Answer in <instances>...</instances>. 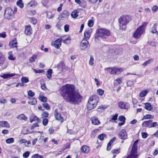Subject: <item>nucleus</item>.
I'll return each instance as SVG.
<instances>
[{
	"mask_svg": "<svg viewBox=\"0 0 158 158\" xmlns=\"http://www.w3.org/2000/svg\"><path fill=\"white\" fill-rule=\"evenodd\" d=\"M31 158H44V157L42 155H40L38 154H36L32 155Z\"/></svg>",
	"mask_w": 158,
	"mask_h": 158,
	"instance_id": "obj_39",
	"label": "nucleus"
},
{
	"mask_svg": "<svg viewBox=\"0 0 158 158\" xmlns=\"http://www.w3.org/2000/svg\"><path fill=\"white\" fill-rule=\"evenodd\" d=\"M141 134H142V137L143 138H146L148 136V134L145 132H142V133Z\"/></svg>",
	"mask_w": 158,
	"mask_h": 158,
	"instance_id": "obj_63",
	"label": "nucleus"
},
{
	"mask_svg": "<svg viewBox=\"0 0 158 158\" xmlns=\"http://www.w3.org/2000/svg\"><path fill=\"white\" fill-rule=\"evenodd\" d=\"M48 112L44 111L43 112L42 116L43 117H47L48 116Z\"/></svg>",
	"mask_w": 158,
	"mask_h": 158,
	"instance_id": "obj_60",
	"label": "nucleus"
},
{
	"mask_svg": "<svg viewBox=\"0 0 158 158\" xmlns=\"http://www.w3.org/2000/svg\"><path fill=\"white\" fill-rule=\"evenodd\" d=\"M94 63V59L92 56H90V59L89 61V64L90 65H93Z\"/></svg>",
	"mask_w": 158,
	"mask_h": 158,
	"instance_id": "obj_49",
	"label": "nucleus"
},
{
	"mask_svg": "<svg viewBox=\"0 0 158 158\" xmlns=\"http://www.w3.org/2000/svg\"><path fill=\"white\" fill-rule=\"evenodd\" d=\"M5 60V58L3 56V54L0 53V65H2Z\"/></svg>",
	"mask_w": 158,
	"mask_h": 158,
	"instance_id": "obj_28",
	"label": "nucleus"
},
{
	"mask_svg": "<svg viewBox=\"0 0 158 158\" xmlns=\"http://www.w3.org/2000/svg\"><path fill=\"white\" fill-rule=\"evenodd\" d=\"M92 123L94 125H98L100 124L101 123L97 117L94 116L91 118Z\"/></svg>",
	"mask_w": 158,
	"mask_h": 158,
	"instance_id": "obj_15",
	"label": "nucleus"
},
{
	"mask_svg": "<svg viewBox=\"0 0 158 158\" xmlns=\"http://www.w3.org/2000/svg\"><path fill=\"white\" fill-rule=\"evenodd\" d=\"M127 86H131L134 84V82L131 81H127Z\"/></svg>",
	"mask_w": 158,
	"mask_h": 158,
	"instance_id": "obj_46",
	"label": "nucleus"
},
{
	"mask_svg": "<svg viewBox=\"0 0 158 158\" xmlns=\"http://www.w3.org/2000/svg\"><path fill=\"white\" fill-rule=\"evenodd\" d=\"M153 116L149 114H146L142 118V120H143L144 119H148L150 118H153Z\"/></svg>",
	"mask_w": 158,
	"mask_h": 158,
	"instance_id": "obj_36",
	"label": "nucleus"
},
{
	"mask_svg": "<svg viewBox=\"0 0 158 158\" xmlns=\"http://www.w3.org/2000/svg\"><path fill=\"white\" fill-rule=\"evenodd\" d=\"M138 140H136L134 142L130 153L126 158H138L139 155L137 152V144Z\"/></svg>",
	"mask_w": 158,
	"mask_h": 158,
	"instance_id": "obj_6",
	"label": "nucleus"
},
{
	"mask_svg": "<svg viewBox=\"0 0 158 158\" xmlns=\"http://www.w3.org/2000/svg\"><path fill=\"white\" fill-rule=\"evenodd\" d=\"M99 101L98 98L96 95L90 97L88 101L87 106L89 110H91L95 107Z\"/></svg>",
	"mask_w": 158,
	"mask_h": 158,
	"instance_id": "obj_4",
	"label": "nucleus"
},
{
	"mask_svg": "<svg viewBox=\"0 0 158 158\" xmlns=\"http://www.w3.org/2000/svg\"><path fill=\"white\" fill-rule=\"evenodd\" d=\"M145 108L148 110H151L152 109V107L151 104L149 103H145Z\"/></svg>",
	"mask_w": 158,
	"mask_h": 158,
	"instance_id": "obj_27",
	"label": "nucleus"
},
{
	"mask_svg": "<svg viewBox=\"0 0 158 158\" xmlns=\"http://www.w3.org/2000/svg\"><path fill=\"white\" fill-rule=\"evenodd\" d=\"M54 115L56 120L60 121L62 123L63 122V118L61 114L58 112L57 109H55V110Z\"/></svg>",
	"mask_w": 158,
	"mask_h": 158,
	"instance_id": "obj_13",
	"label": "nucleus"
},
{
	"mask_svg": "<svg viewBox=\"0 0 158 158\" xmlns=\"http://www.w3.org/2000/svg\"><path fill=\"white\" fill-rule=\"evenodd\" d=\"M0 126L2 127H10V125L8 123L4 121L0 122Z\"/></svg>",
	"mask_w": 158,
	"mask_h": 158,
	"instance_id": "obj_17",
	"label": "nucleus"
},
{
	"mask_svg": "<svg viewBox=\"0 0 158 158\" xmlns=\"http://www.w3.org/2000/svg\"><path fill=\"white\" fill-rule=\"evenodd\" d=\"M118 119L120 121L125 123L126 118L124 116H120L119 117Z\"/></svg>",
	"mask_w": 158,
	"mask_h": 158,
	"instance_id": "obj_54",
	"label": "nucleus"
},
{
	"mask_svg": "<svg viewBox=\"0 0 158 158\" xmlns=\"http://www.w3.org/2000/svg\"><path fill=\"white\" fill-rule=\"evenodd\" d=\"M27 94L28 96V98L29 99H30V98L29 97H32L34 96L35 95V93L33 92L31 90L27 91Z\"/></svg>",
	"mask_w": 158,
	"mask_h": 158,
	"instance_id": "obj_34",
	"label": "nucleus"
},
{
	"mask_svg": "<svg viewBox=\"0 0 158 158\" xmlns=\"http://www.w3.org/2000/svg\"><path fill=\"white\" fill-rule=\"evenodd\" d=\"M69 14V12L66 10H64L62 12V13L60 15V17L62 18H65L68 17Z\"/></svg>",
	"mask_w": 158,
	"mask_h": 158,
	"instance_id": "obj_25",
	"label": "nucleus"
},
{
	"mask_svg": "<svg viewBox=\"0 0 158 158\" xmlns=\"http://www.w3.org/2000/svg\"><path fill=\"white\" fill-rule=\"evenodd\" d=\"M116 138L115 137H113L109 142L107 144V150L108 151H110L111 148V144L113 143Z\"/></svg>",
	"mask_w": 158,
	"mask_h": 158,
	"instance_id": "obj_23",
	"label": "nucleus"
},
{
	"mask_svg": "<svg viewBox=\"0 0 158 158\" xmlns=\"http://www.w3.org/2000/svg\"><path fill=\"white\" fill-rule=\"evenodd\" d=\"M138 140H136L134 142L130 153L126 158H138L139 155L137 152V144Z\"/></svg>",
	"mask_w": 158,
	"mask_h": 158,
	"instance_id": "obj_7",
	"label": "nucleus"
},
{
	"mask_svg": "<svg viewBox=\"0 0 158 158\" xmlns=\"http://www.w3.org/2000/svg\"><path fill=\"white\" fill-rule=\"evenodd\" d=\"M39 99L43 102H45L47 101V98L46 97L44 96L40 97H39Z\"/></svg>",
	"mask_w": 158,
	"mask_h": 158,
	"instance_id": "obj_48",
	"label": "nucleus"
},
{
	"mask_svg": "<svg viewBox=\"0 0 158 158\" xmlns=\"http://www.w3.org/2000/svg\"><path fill=\"white\" fill-rule=\"evenodd\" d=\"M17 5L21 8H23L24 6V4L23 3L22 0H19L16 3Z\"/></svg>",
	"mask_w": 158,
	"mask_h": 158,
	"instance_id": "obj_31",
	"label": "nucleus"
},
{
	"mask_svg": "<svg viewBox=\"0 0 158 158\" xmlns=\"http://www.w3.org/2000/svg\"><path fill=\"white\" fill-rule=\"evenodd\" d=\"M147 94V91H143L140 94V96L141 97H144Z\"/></svg>",
	"mask_w": 158,
	"mask_h": 158,
	"instance_id": "obj_47",
	"label": "nucleus"
},
{
	"mask_svg": "<svg viewBox=\"0 0 158 158\" xmlns=\"http://www.w3.org/2000/svg\"><path fill=\"white\" fill-rule=\"evenodd\" d=\"M31 22L34 24H35L37 23L36 19L34 18H31Z\"/></svg>",
	"mask_w": 158,
	"mask_h": 158,
	"instance_id": "obj_59",
	"label": "nucleus"
},
{
	"mask_svg": "<svg viewBox=\"0 0 158 158\" xmlns=\"http://www.w3.org/2000/svg\"><path fill=\"white\" fill-rule=\"evenodd\" d=\"M21 80L22 82L24 83H27L29 81V79L25 77H22Z\"/></svg>",
	"mask_w": 158,
	"mask_h": 158,
	"instance_id": "obj_38",
	"label": "nucleus"
},
{
	"mask_svg": "<svg viewBox=\"0 0 158 158\" xmlns=\"http://www.w3.org/2000/svg\"><path fill=\"white\" fill-rule=\"evenodd\" d=\"M106 136V135L104 134H101L99 135L98 136V138L102 140L104 139V137Z\"/></svg>",
	"mask_w": 158,
	"mask_h": 158,
	"instance_id": "obj_53",
	"label": "nucleus"
},
{
	"mask_svg": "<svg viewBox=\"0 0 158 158\" xmlns=\"http://www.w3.org/2000/svg\"><path fill=\"white\" fill-rule=\"evenodd\" d=\"M35 5V2L34 1H32L29 2L28 5L30 6H32Z\"/></svg>",
	"mask_w": 158,
	"mask_h": 158,
	"instance_id": "obj_61",
	"label": "nucleus"
},
{
	"mask_svg": "<svg viewBox=\"0 0 158 158\" xmlns=\"http://www.w3.org/2000/svg\"><path fill=\"white\" fill-rule=\"evenodd\" d=\"M78 12L77 10H74L72 12L71 14V16L73 18H76L78 16Z\"/></svg>",
	"mask_w": 158,
	"mask_h": 158,
	"instance_id": "obj_30",
	"label": "nucleus"
},
{
	"mask_svg": "<svg viewBox=\"0 0 158 158\" xmlns=\"http://www.w3.org/2000/svg\"><path fill=\"white\" fill-rule=\"evenodd\" d=\"M25 33L28 35H29L32 33V29L30 25H28L25 27Z\"/></svg>",
	"mask_w": 158,
	"mask_h": 158,
	"instance_id": "obj_16",
	"label": "nucleus"
},
{
	"mask_svg": "<svg viewBox=\"0 0 158 158\" xmlns=\"http://www.w3.org/2000/svg\"><path fill=\"white\" fill-rule=\"evenodd\" d=\"M48 122V118H44L43 121V125L44 126H46Z\"/></svg>",
	"mask_w": 158,
	"mask_h": 158,
	"instance_id": "obj_51",
	"label": "nucleus"
},
{
	"mask_svg": "<svg viewBox=\"0 0 158 158\" xmlns=\"http://www.w3.org/2000/svg\"><path fill=\"white\" fill-rule=\"evenodd\" d=\"M17 118L20 120H24L26 121L27 118L24 114H21L17 116Z\"/></svg>",
	"mask_w": 158,
	"mask_h": 158,
	"instance_id": "obj_26",
	"label": "nucleus"
},
{
	"mask_svg": "<svg viewBox=\"0 0 158 158\" xmlns=\"http://www.w3.org/2000/svg\"><path fill=\"white\" fill-rule=\"evenodd\" d=\"M110 35V32L108 30L105 28L99 29L97 30L95 39L96 40L97 39L96 36L102 39H106Z\"/></svg>",
	"mask_w": 158,
	"mask_h": 158,
	"instance_id": "obj_2",
	"label": "nucleus"
},
{
	"mask_svg": "<svg viewBox=\"0 0 158 158\" xmlns=\"http://www.w3.org/2000/svg\"><path fill=\"white\" fill-rule=\"evenodd\" d=\"M30 122L32 123L34 121H36L38 123H40V120L39 118L34 115H32L30 118Z\"/></svg>",
	"mask_w": 158,
	"mask_h": 158,
	"instance_id": "obj_22",
	"label": "nucleus"
},
{
	"mask_svg": "<svg viewBox=\"0 0 158 158\" xmlns=\"http://www.w3.org/2000/svg\"><path fill=\"white\" fill-rule=\"evenodd\" d=\"M81 149L82 152L86 153H88L90 150L89 147L86 145L83 146Z\"/></svg>",
	"mask_w": 158,
	"mask_h": 158,
	"instance_id": "obj_20",
	"label": "nucleus"
},
{
	"mask_svg": "<svg viewBox=\"0 0 158 158\" xmlns=\"http://www.w3.org/2000/svg\"><path fill=\"white\" fill-rule=\"evenodd\" d=\"M88 24L89 27H92L94 25L93 21L92 20H89L88 22Z\"/></svg>",
	"mask_w": 158,
	"mask_h": 158,
	"instance_id": "obj_50",
	"label": "nucleus"
},
{
	"mask_svg": "<svg viewBox=\"0 0 158 158\" xmlns=\"http://www.w3.org/2000/svg\"><path fill=\"white\" fill-rule=\"evenodd\" d=\"M153 59L152 58L148 60L145 61L143 64H142V65L144 66H146L147 65L150 64L153 61Z\"/></svg>",
	"mask_w": 158,
	"mask_h": 158,
	"instance_id": "obj_32",
	"label": "nucleus"
},
{
	"mask_svg": "<svg viewBox=\"0 0 158 158\" xmlns=\"http://www.w3.org/2000/svg\"><path fill=\"white\" fill-rule=\"evenodd\" d=\"M12 51H9L8 52V59L10 60H14L16 59L15 57L12 54Z\"/></svg>",
	"mask_w": 158,
	"mask_h": 158,
	"instance_id": "obj_18",
	"label": "nucleus"
},
{
	"mask_svg": "<svg viewBox=\"0 0 158 158\" xmlns=\"http://www.w3.org/2000/svg\"><path fill=\"white\" fill-rule=\"evenodd\" d=\"M52 70L51 69H49L47 72L46 73L47 76L48 78L50 79L52 77Z\"/></svg>",
	"mask_w": 158,
	"mask_h": 158,
	"instance_id": "obj_33",
	"label": "nucleus"
},
{
	"mask_svg": "<svg viewBox=\"0 0 158 158\" xmlns=\"http://www.w3.org/2000/svg\"><path fill=\"white\" fill-rule=\"evenodd\" d=\"M60 94L67 102L73 103L80 102L82 96L75 91L73 85L66 84L60 89Z\"/></svg>",
	"mask_w": 158,
	"mask_h": 158,
	"instance_id": "obj_1",
	"label": "nucleus"
},
{
	"mask_svg": "<svg viewBox=\"0 0 158 158\" xmlns=\"http://www.w3.org/2000/svg\"><path fill=\"white\" fill-rule=\"evenodd\" d=\"M69 25L68 24H66L64 25V31L66 32H67L69 31Z\"/></svg>",
	"mask_w": 158,
	"mask_h": 158,
	"instance_id": "obj_58",
	"label": "nucleus"
},
{
	"mask_svg": "<svg viewBox=\"0 0 158 158\" xmlns=\"http://www.w3.org/2000/svg\"><path fill=\"white\" fill-rule=\"evenodd\" d=\"M6 100L3 98H2L0 99V103H1L4 104L6 103Z\"/></svg>",
	"mask_w": 158,
	"mask_h": 158,
	"instance_id": "obj_64",
	"label": "nucleus"
},
{
	"mask_svg": "<svg viewBox=\"0 0 158 158\" xmlns=\"http://www.w3.org/2000/svg\"><path fill=\"white\" fill-rule=\"evenodd\" d=\"M33 70L35 73H43L44 72V70L43 69L36 70L34 69Z\"/></svg>",
	"mask_w": 158,
	"mask_h": 158,
	"instance_id": "obj_55",
	"label": "nucleus"
},
{
	"mask_svg": "<svg viewBox=\"0 0 158 158\" xmlns=\"http://www.w3.org/2000/svg\"><path fill=\"white\" fill-rule=\"evenodd\" d=\"M37 58V56L35 55H34L32 56L29 59V62L31 63H32L33 62H34L35 61V60Z\"/></svg>",
	"mask_w": 158,
	"mask_h": 158,
	"instance_id": "obj_35",
	"label": "nucleus"
},
{
	"mask_svg": "<svg viewBox=\"0 0 158 158\" xmlns=\"http://www.w3.org/2000/svg\"><path fill=\"white\" fill-rule=\"evenodd\" d=\"M157 126H158V123L157 122H154L153 123H152V122H151V123L150 128L155 127Z\"/></svg>",
	"mask_w": 158,
	"mask_h": 158,
	"instance_id": "obj_57",
	"label": "nucleus"
},
{
	"mask_svg": "<svg viewBox=\"0 0 158 158\" xmlns=\"http://www.w3.org/2000/svg\"><path fill=\"white\" fill-rule=\"evenodd\" d=\"M17 43L15 41L13 40L11 41L9 43V45L10 47L12 48L16 47H17Z\"/></svg>",
	"mask_w": 158,
	"mask_h": 158,
	"instance_id": "obj_37",
	"label": "nucleus"
},
{
	"mask_svg": "<svg viewBox=\"0 0 158 158\" xmlns=\"http://www.w3.org/2000/svg\"><path fill=\"white\" fill-rule=\"evenodd\" d=\"M107 69L109 70V72L111 74H118L123 71V69L122 68L115 67L109 68Z\"/></svg>",
	"mask_w": 158,
	"mask_h": 158,
	"instance_id": "obj_9",
	"label": "nucleus"
},
{
	"mask_svg": "<svg viewBox=\"0 0 158 158\" xmlns=\"http://www.w3.org/2000/svg\"><path fill=\"white\" fill-rule=\"evenodd\" d=\"M14 12L11 8H6L5 11V17L8 19H11L14 17Z\"/></svg>",
	"mask_w": 158,
	"mask_h": 158,
	"instance_id": "obj_8",
	"label": "nucleus"
},
{
	"mask_svg": "<svg viewBox=\"0 0 158 158\" xmlns=\"http://www.w3.org/2000/svg\"><path fill=\"white\" fill-rule=\"evenodd\" d=\"M30 153L29 151H26L23 154V156L24 158H27L29 156Z\"/></svg>",
	"mask_w": 158,
	"mask_h": 158,
	"instance_id": "obj_45",
	"label": "nucleus"
},
{
	"mask_svg": "<svg viewBox=\"0 0 158 158\" xmlns=\"http://www.w3.org/2000/svg\"><path fill=\"white\" fill-rule=\"evenodd\" d=\"M157 26V24L156 23H155L154 24L151 28V32L152 33H154L156 32V29Z\"/></svg>",
	"mask_w": 158,
	"mask_h": 158,
	"instance_id": "obj_29",
	"label": "nucleus"
},
{
	"mask_svg": "<svg viewBox=\"0 0 158 158\" xmlns=\"http://www.w3.org/2000/svg\"><path fill=\"white\" fill-rule=\"evenodd\" d=\"M43 105L47 110H49L50 109V106L47 103H44L43 104Z\"/></svg>",
	"mask_w": 158,
	"mask_h": 158,
	"instance_id": "obj_43",
	"label": "nucleus"
},
{
	"mask_svg": "<svg viewBox=\"0 0 158 158\" xmlns=\"http://www.w3.org/2000/svg\"><path fill=\"white\" fill-rule=\"evenodd\" d=\"M97 92L99 95L102 96L104 93V91L101 89H98L97 90Z\"/></svg>",
	"mask_w": 158,
	"mask_h": 158,
	"instance_id": "obj_44",
	"label": "nucleus"
},
{
	"mask_svg": "<svg viewBox=\"0 0 158 158\" xmlns=\"http://www.w3.org/2000/svg\"><path fill=\"white\" fill-rule=\"evenodd\" d=\"M6 141L7 143H11L14 142V139L12 138H8L6 140Z\"/></svg>",
	"mask_w": 158,
	"mask_h": 158,
	"instance_id": "obj_41",
	"label": "nucleus"
},
{
	"mask_svg": "<svg viewBox=\"0 0 158 158\" xmlns=\"http://www.w3.org/2000/svg\"><path fill=\"white\" fill-rule=\"evenodd\" d=\"M119 137L121 139L125 140L126 139L127 137L126 131L124 129H123L119 132L118 135Z\"/></svg>",
	"mask_w": 158,
	"mask_h": 158,
	"instance_id": "obj_12",
	"label": "nucleus"
},
{
	"mask_svg": "<svg viewBox=\"0 0 158 158\" xmlns=\"http://www.w3.org/2000/svg\"><path fill=\"white\" fill-rule=\"evenodd\" d=\"M62 40V39L61 38H60L55 41L54 43V47L56 48H59L61 45Z\"/></svg>",
	"mask_w": 158,
	"mask_h": 158,
	"instance_id": "obj_14",
	"label": "nucleus"
},
{
	"mask_svg": "<svg viewBox=\"0 0 158 158\" xmlns=\"http://www.w3.org/2000/svg\"><path fill=\"white\" fill-rule=\"evenodd\" d=\"M89 47V44L88 41L83 39L80 43V48L81 50H84Z\"/></svg>",
	"mask_w": 158,
	"mask_h": 158,
	"instance_id": "obj_10",
	"label": "nucleus"
},
{
	"mask_svg": "<svg viewBox=\"0 0 158 158\" xmlns=\"http://www.w3.org/2000/svg\"><path fill=\"white\" fill-rule=\"evenodd\" d=\"M37 103V101L34 98L32 99V101H29L28 102V103L29 104L31 105H35Z\"/></svg>",
	"mask_w": 158,
	"mask_h": 158,
	"instance_id": "obj_40",
	"label": "nucleus"
},
{
	"mask_svg": "<svg viewBox=\"0 0 158 158\" xmlns=\"http://www.w3.org/2000/svg\"><path fill=\"white\" fill-rule=\"evenodd\" d=\"M131 19L130 17L128 15H123L120 17L118 19L120 29L125 30L126 28L127 24Z\"/></svg>",
	"mask_w": 158,
	"mask_h": 158,
	"instance_id": "obj_3",
	"label": "nucleus"
},
{
	"mask_svg": "<svg viewBox=\"0 0 158 158\" xmlns=\"http://www.w3.org/2000/svg\"><path fill=\"white\" fill-rule=\"evenodd\" d=\"M47 16L49 19H52L54 16V15H52L50 12H48L47 14Z\"/></svg>",
	"mask_w": 158,
	"mask_h": 158,
	"instance_id": "obj_52",
	"label": "nucleus"
},
{
	"mask_svg": "<svg viewBox=\"0 0 158 158\" xmlns=\"http://www.w3.org/2000/svg\"><path fill=\"white\" fill-rule=\"evenodd\" d=\"M151 120L144 121L142 124V126L143 127H148L150 128L151 123L152 122Z\"/></svg>",
	"mask_w": 158,
	"mask_h": 158,
	"instance_id": "obj_21",
	"label": "nucleus"
},
{
	"mask_svg": "<svg viewBox=\"0 0 158 158\" xmlns=\"http://www.w3.org/2000/svg\"><path fill=\"white\" fill-rule=\"evenodd\" d=\"M148 43L151 46L154 47H155L157 44V42L154 41H149Z\"/></svg>",
	"mask_w": 158,
	"mask_h": 158,
	"instance_id": "obj_42",
	"label": "nucleus"
},
{
	"mask_svg": "<svg viewBox=\"0 0 158 158\" xmlns=\"http://www.w3.org/2000/svg\"><path fill=\"white\" fill-rule=\"evenodd\" d=\"M119 108L121 109H128L130 107V105L126 102H119L118 103Z\"/></svg>",
	"mask_w": 158,
	"mask_h": 158,
	"instance_id": "obj_11",
	"label": "nucleus"
},
{
	"mask_svg": "<svg viewBox=\"0 0 158 158\" xmlns=\"http://www.w3.org/2000/svg\"><path fill=\"white\" fill-rule=\"evenodd\" d=\"M120 149H114L112 150L111 152L112 153L118 154L120 152Z\"/></svg>",
	"mask_w": 158,
	"mask_h": 158,
	"instance_id": "obj_56",
	"label": "nucleus"
},
{
	"mask_svg": "<svg viewBox=\"0 0 158 158\" xmlns=\"http://www.w3.org/2000/svg\"><path fill=\"white\" fill-rule=\"evenodd\" d=\"M91 33L89 30L85 31L84 33V39L85 40H87L89 39Z\"/></svg>",
	"mask_w": 158,
	"mask_h": 158,
	"instance_id": "obj_24",
	"label": "nucleus"
},
{
	"mask_svg": "<svg viewBox=\"0 0 158 158\" xmlns=\"http://www.w3.org/2000/svg\"><path fill=\"white\" fill-rule=\"evenodd\" d=\"M147 24V23L144 22L141 26L137 29L133 34L134 37L136 39L139 38L144 32L145 29Z\"/></svg>",
	"mask_w": 158,
	"mask_h": 158,
	"instance_id": "obj_5",
	"label": "nucleus"
},
{
	"mask_svg": "<svg viewBox=\"0 0 158 158\" xmlns=\"http://www.w3.org/2000/svg\"><path fill=\"white\" fill-rule=\"evenodd\" d=\"M6 37V33L5 32H3L2 33H0V37L5 38Z\"/></svg>",
	"mask_w": 158,
	"mask_h": 158,
	"instance_id": "obj_62",
	"label": "nucleus"
},
{
	"mask_svg": "<svg viewBox=\"0 0 158 158\" xmlns=\"http://www.w3.org/2000/svg\"><path fill=\"white\" fill-rule=\"evenodd\" d=\"M15 75V73H6L1 75L0 77L4 79H6L14 76Z\"/></svg>",
	"mask_w": 158,
	"mask_h": 158,
	"instance_id": "obj_19",
	"label": "nucleus"
}]
</instances>
